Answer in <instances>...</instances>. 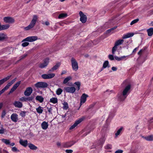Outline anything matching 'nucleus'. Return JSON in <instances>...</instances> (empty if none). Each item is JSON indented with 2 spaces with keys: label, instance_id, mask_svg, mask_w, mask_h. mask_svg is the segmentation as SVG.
Returning <instances> with one entry per match:
<instances>
[{
  "label": "nucleus",
  "instance_id": "obj_1",
  "mask_svg": "<svg viewBox=\"0 0 153 153\" xmlns=\"http://www.w3.org/2000/svg\"><path fill=\"white\" fill-rule=\"evenodd\" d=\"M131 88L130 84L127 85L123 90L122 93L118 94V97L119 99L121 101L124 100L129 94Z\"/></svg>",
  "mask_w": 153,
  "mask_h": 153
},
{
  "label": "nucleus",
  "instance_id": "obj_2",
  "mask_svg": "<svg viewBox=\"0 0 153 153\" xmlns=\"http://www.w3.org/2000/svg\"><path fill=\"white\" fill-rule=\"evenodd\" d=\"M37 19V16L36 15H33L30 24L27 26L25 27L24 29L26 30H28L33 28L36 23Z\"/></svg>",
  "mask_w": 153,
  "mask_h": 153
},
{
  "label": "nucleus",
  "instance_id": "obj_3",
  "mask_svg": "<svg viewBox=\"0 0 153 153\" xmlns=\"http://www.w3.org/2000/svg\"><path fill=\"white\" fill-rule=\"evenodd\" d=\"M16 78L11 80L10 82L8 83L7 85L0 91V95L3 93L6 90L8 89L9 87L16 81Z\"/></svg>",
  "mask_w": 153,
  "mask_h": 153
},
{
  "label": "nucleus",
  "instance_id": "obj_4",
  "mask_svg": "<svg viewBox=\"0 0 153 153\" xmlns=\"http://www.w3.org/2000/svg\"><path fill=\"white\" fill-rule=\"evenodd\" d=\"M71 65L73 70L76 71L78 69V63L76 60L74 58H72L71 60Z\"/></svg>",
  "mask_w": 153,
  "mask_h": 153
},
{
  "label": "nucleus",
  "instance_id": "obj_5",
  "mask_svg": "<svg viewBox=\"0 0 153 153\" xmlns=\"http://www.w3.org/2000/svg\"><path fill=\"white\" fill-rule=\"evenodd\" d=\"M84 119L85 117H82L76 120L74 123L70 126L69 128V129L71 130L74 128L78 124L82 122Z\"/></svg>",
  "mask_w": 153,
  "mask_h": 153
},
{
  "label": "nucleus",
  "instance_id": "obj_6",
  "mask_svg": "<svg viewBox=\"0 0 153 153\" xmlns=\"http://www.w3.org/2000/svg\"><path fill=\"white\" fill-rule=\"evenodd\" d=\"M35 86L37 88H45L48 86V84L45 82H39L36 83Z\"/></svg>",
  "mask_w": 153,
  "mask_h": 153
},
{
  "label": "nucleus",
  "instance_id": "obj_7",
  "mask_svg": "<svg viewBox=\"0 0 153 153\" xmlns=\"http://www.w3.org/2000/svg\"><path fill=\"white\" fill-rule=\"evenodd\" d=\"M55 76L54 73L45 74L42 75V77L44 79H51L53 78Z\"/></svg>",
  "mask_w": 153,
  "mask_h": 153
},
{
  "label": "nucleus",
  "instance_id": "obj_8",
  "mask_svg": "<svg viewBox=\"0 0 153 153\" xmlns=\"http://www.w3.org/2000/svg\"><path fill=\"white\" fill-rule=\"evenodd\" d=\"M79 14L80 17V21L82 23H85L87 21V17L86 16L84 15L82 11H80Z\"/></svg>",
  "mask_w": 153,
  "mask_h": 153
},
{
  "label": "nucleus",
  "instance_id": "obj_9",
  "mask_svg": "<svg viewBox=\"0 0 153 153\" xmlns=\"http://www.w3.org/2000/svg\"><path fill=\"white\" fill-rule=\"evenodd\" d=\"M38 37L36 36H29L24 39L22 41H28L32 42L37 40Z\"/></svg>",
  "mask_w": 153,
  "mask_h": 153
},
{
  "label": "nucleus",
  "instance_id": "obj_10",
  "mask_svg": "<svg viewBox=\"0 0 153 153\" xmlns=\"http://www.w3.org/2000/svg\"><path fill=\"white\" fill-rule=\"evenodd\" d=\"M49 62V59L48 58H46L44 61L43 63L40 64L39 65V67L41 68H43L47 66Z\"/></svg>",
  "mask_w": 153,
  "mask_h": 153
},
{
  "label": "nucleus",
  "instance_id": "obj_11",
  "mask_svg": "<svg viewBox=\"0 0 153 153\" xmlns=\"http://www.w3.org/2000/svg\"><path fill=\"white\" fill-rule=\"evenodd\" d=\"M33 92V89L30 87L27 88L24 92V94L25 96H30Z\"/></svg>",
  "mask_w": 153,
  "mask_h": 153
},
{
  "label": "nucleus",
  "instance_id": "obj_12",
  "mask_svg": "<svg viewBox=\"0 0 153 153\" xmlns=\"http://www.w3.org/2000/svg\"><path fill=\"white\" fill-rule=\"evenodd\" d=\"M64 90L67 92L73 93L75 91L76 88L74 87H66L64 88Z\"/></svg>",
  "mask_w": 153,
  "mask_h": 153
},
{
  "label": "nucleus",
  "instance_id": "obj_13",
  "mask_svg": "<svg viewBox=\"0 0 153 153\" xmlns=\"http://www.w3.org/2000/svg\"><path fill=\"white\" fill-rule=\"evenodd\" d=\"M4 22L6 23H12L14 22V20L11 17H5L4 19Z\"/></svg>",
  "mask_w": 153,
  "mask_h": 153
},
{
  "label": "nucleus",
  "instance_id": "obj_14",
  "mask_svg": "<svg viewBox=\"0 0 153 153\" xmlns=\"http://www.w3.org/2000/svg\"><path fill=\"white\" fill-rule=\"evenodd\" d=\"M21 83V81H19L16 83L14 85L13 87L11 88L9 94L13 92L19 86Z\"/></svg>",
  "mask_w": 153,
  "mask_h": 153
},
{
  "label": "nucleus",
  "instance_id": "obj_15",
  "mask_svg": "<svg viewBox=\"0 0 153 153\" xmlns=\"http://www.w3.org/2000/svg\"><path fill=\"white\" fill-rule=\"evenodd\" d=\"M18 116L16 114L14 113L11 114L10 118L13 121L16 122L18 120Z\"/></svg>",
  "mask_w": 153,
  "mask_h": 153
},
{
  "label": "nucleus",
  "instance_id": "obj_16",
  "mask_svg": "<svg viewBox=\"0 0 153 153\" xmlns=\"http://www.w3.org/2000/svg\"><path fill=\"white\" fill-rule=\"evenodd\" d=\"M88 97V96L85 94H83L82 96L81 97L80 99V104L82 105V104L85 103L87 97Z\"/></svg>",
  "mask_w": 153,
  "mask_h": 153
},
{
  "label": "nucleus",
  "instance_id": "obj_17",
  "mask_svg": "<svg viewBox=\"0 0 153 153\" xmlns=\"http://www.w3.org/2000/svg\"><path fill=\"white\" fill-rule=\"evenodd\" d=\"M60 65V63H57L55 65L52 67L51 69L49 70L48 72H53L54 71L56 70L59 68Z\"/></svg>",
  "mask_w": 153,
  "mask_h": 153
},
{
  "label": "nucleus",
  "instance_id": "obj_18",
  "mask_svg": "<svg viewBox=\"0 0 153 153\" xmlns=\"http://www.w3.org/2000/svg\"><path fill=\"white\" fill-rule=\"evenodd\" d=\"M19 142L21 145L25 147L27 146L28 144V141L27 140H23L22 139H20Z\"/></svg>",
  "mask_w": 153,
  "mask_h": 153
},
{
  "label": "nucleus",
  "instance_id": "obj_19",
  "mask_svg": "<svg viewBox=\"0 0 153 153\" xmlns=\"http://www.w3.org/2000/svg\"><path fill=\"white\" fill-rule=\"evenodd\" d=\"M11 76H8L0 80V85L3 84L4 82L9 80Z\"/></svg>",
  "mask_w": 153,
  "mask_h": 153
},
{
  "label": "nucleus",
  "instance_id": "obj_20",
  "mask_svg": "<svg viewBox=\"0 0 153 153\" xmlns=\"http://www.w3.org/2000/svg\"><path fill=\"white\" fill-rule=\"evenodd\" d=\"M134 35V34L133 33H128L123 35L122 37V38L124 39L129 38L133 36Z\"/></svg>",
  "mask_w": 153,
  "mask_h": 153
},
{
  "label": "nucleus",
  "instance_id": "obj_21",
  "mask_svg": "<svg viewBox=\"0 0 153 153\" xmlns=\"http://www.w3.org/2000/svg\"><path fill=\"white\" fill-rule=\"evenodd\" d=\"M41 126L42 129L46 130L48 128V122L44 121L42 123Z\"/></svg>",
  "mask_w": 153,
  "mask_h": 153
},
{
  "label": "nucleus",
  "instance_id": "obj_22",
  "mask_svg": "<svg viewBox=\"0 0 153 153\" xmlns=\"http://www.w3.org/2000/svg\"><path fill=\"white\" fill-rule=\"evenodd\" d=\"M15 107L21 108L22 107V104L19 101H15L13 103Z\"/></svg>",
  "mask_w": 153,
  "mask_h": 153
},
{
  "label": "nucleus",
  "instance_id": "obj_23",
  "mask_svg": "<svg viewBox=\"0 0 153 153\" xmlns=\"http://www.w3.org/2000/svg\"><path fill=\"white\" fill-rule=\"evenodd\" d=\"M7 38V35L4 33H0V41L3 40Z\"/></svg>",
  "mask_w": 153,
  "mask_h": 153
},
{
  "label": "nucleus",
  "instance_id": "obj_24",
  "mask_svg": "<svg viewBox=\"0 0 153 153\" xmlns=\"http://www.w3.org/2000/svg\"><path fill=\"white\" fill-rule=\"evenodd\" d=\"M36 100L40 103L43 102L44 100L43 97L41 96H37L36 97Z\"/></svg>",
  "mask_w": 153,
  "mask_h": 153
},
{
  "label": "nucleus",
  "instance_id": "obj_25",
  "mask_svg": "<svg viewBox=\"0 0 153 153\" xmlns=\"http://www.w3.org/2000/svg\"><path fill=\"white\" fill-rule=\"evenodd\" d=\"M148 35L149 36H152L153 34V28L151 27L147 30Z\"/></svg>",
  "mask_w": 153,
  "mask_h": 153
},
{
  "label": "nucleus",
  "instance_id": "obj_26",
  "mask_svg": "<svg viewBox=\"0 0 153 153\" xmlns=\"http://www.w3.org/2000/svg\"><path fill=\"white\" fill-rule=\"evenodd\" d=\"M28 147L30 149L33 150H36L37 149L36 146L32 143L28 144Z\"/></svg>",
  "mask_w": 153,
  "mask_h": 153
},
{
  "label": "nucleus",
  "instance_id": "obj_27",
  "mask_svg": "<svg viewBox=\"0 0 153 153\" xmlns=\"http://www.w3.org/2000/svg\"><path fill=\"white\" fill-rule=\"evenodd\" d=\"M75 143L72 142V143L70 142H68L65 143L64 145V146L65 147H71L72 146H73L74 144Z\"/></svg>",
  "mask_w": 153,
  "mask_h": 153
},
{
  "label": "nucleus",
  "instance_id": "obj_28",
  "mask_svg": "<svg viewBox=\"0 0 153 153\" xmlns=\"http://www.w3.org/2000/svg\"><path fill=\"white\" fill-rule=\"evenodd\" d=\"M36 111L39 114L42 113L43 111V108L40 106H39L38 108L36 109Z\"/></svg>",
  "mask_w": 153,
  "mask_h": 153
},
{
  "label": "nucleus",
  "instance_id": "obj_29",
  "mask_svg": "<svg viewBox=\"0 0 153 153\" xmlns=\"http://www.w3.org/2000/svg\"><path fill=\"white\" fill-rule=\"evenodd\" d=\"M50 102L53 104H56L58 102V100L57 98L52 97L50 99Z\"/></svg>",
  "mask_w": 153,
  "mask_h": 153
},
{
  "label": "nucleus",
  "instance_id": "obj_30",
  "mask_svg": "<svg viewBox=\"0 0 153 153\" xmlns=\"http://www.w3.org/2000/svg\"><path fill=\"white\" fill-rule=\"evenodd\" d=\"M124 40L123 39H119L115 42L114 44L118 46L122 44Z\"/></svg>",
  "mask_w": 153,
  "mask_h": 153
},
{
  "label": "nucleus",
  "instance_id": "obj_31",
  "mask_svg": "<svg viewBox=\"0 0 153 153\" xmlns=\"http://www.w3.org/2000/svg\"><path fill=\"white\" fill-rule=\"evenodd\" d=\"M123 128H120L117 131L115 134V137H117L119 135L120 133L122 132L123 130Z\"/></svg>",
  "mask_w": 153,
  "mask_h": 153
},
{
  "label": "nucleus",
  "instance_id": "obj_32",
  "mask_svg": "<svg viewBox=\"0 0 153 153\" xmlns=\"http://www.w3.org/2000/svg\"><path fill=\"white\" fill-rule=\"evenodd\" d=\"M144 139L147 141H153V135H151L144 137Z\"/></svg>",
  "mask_w": 153,
  "mask_h": 153
},
{
  "label": "nucleus",
  "instance_id": "obj_33",
  "mask_svg": "<svg viewBox=\"0 0 153 153\" xmlns=\"http://www.w3.org/2000/svg\"><path fill=\"white\" fill-rule=\"evenodd\" d=\"M127 56H123L121 57H119L117 56H115L114 57V58L117 61H120L122 60L123 59H124L125 58H126V57H127Z\"/></svg>",
  "mask_w": 153,
  "mask_h": 153
},
{
  "label": "nucleus",
  "instance_id": "obj_34",
  "mask_svg": "<svg viewBox=\"0 0 153 153\" xmlns=\"http://www.w3.org/2000/svg\"><path fill=\"white\" fill-rule=\"evenodd\" d=\"M1 140L2 142L4 143L6 145H9L10 143V141L9 140L5 139H2Z\"/></svg>",
  "mask_w": 153,
  "mask_h": 153
},
{
  "label": "nucleus",
  "instance_id": "obj_35",
  "mask_svg": "<svg viewBox=\"0 0 153 153\" xmlns=\"http://www.w3.org/2000/svg\"><path fill=\"white\" fill-rule=\"evenodd\" d=\"M67 16V14L66 13H61L59 15L58 18L59 19H63L66 17Z\"/></svg>",
  "mask_w": 153,
  "mask_h": 153
},
{
  "label": "nucleus",
  "instance_id": "obj_36",
  "mask_svg": "<svg viewBox=\"0 0 153 153\" xmlns=\"http://www.w3.org/2000/svg\"><path fill=\"white\" fill-rule=\"evenodd\" d=\"M72 79V77L71 76H68L64 80L63 83L66 84L69 81Z\"/></svg>",
  "mask_w": 153,
  "mask_h": 153
},
{
  "label": "nucleus",
  "instance_id": "obj_37",
  "mask_svg": "<svg viewBox=\"0 0 153 153\" xmlns=\"http://www.w3.org/2000/svg\"><path fill=\"white\" fill-rule=\"evenodd\" d=\"M109 64V62L108 61H105L104 63L103 64L102 68V70L103 69L106 68L107 67H108V65Z\"/></svg>",
  "mask_w": 153,
  "mask_h": 153
},
{
  "label": "nucleus",
  "instance_id": "obj_38",
  "mask_svg": "<svg viewBox=\"0 0 153 153\" xmlns=\"http://www.w3.org/2000/svg\"><path fill=\"white\" fill-rule=\"evenodd\" d=\"M10 27V25H9L7 24L6 25H1V30H4L8 29Z\"/></svg>",
  "mask_w": 153,
  "mask_h": 153
},
{
  "label": "nucleus",
  "instance_id": "obj_39",
  "mask_svg": "<svg viewBox=\"0 0 153 153\" xmlns=\"http://www.w3.org/2000/svg\"><path fill=\"white\" fill-rule=\"evenodd\" d=\"M63 108L64 109L67 110L68 108V103L67 102H65L63 103Z\"/></svg>",
  "mask_w": 153,
  "mask_h": 153
},
{
  "label": "nucleus",
  "instance_id": "obj_40",
  "mask_svg": "<svg viewBox=\"0 0 153 153\" xmlns=\"http://www.w3.org/2000/svg\"><path fill=\"white\" fill-rule=\"evenodd\" d=\"M74 84L77 86L76 87V89L78 91L80 88V83L79 82H75Z\"/></svg>",
  "mask_w": 153,
  "mask_h": 153
},
{
  "label": "nucleus",
  "instance_id": "obj_41",
  "mask_svg": "<svg viewBox=\"0 0 153 153\" xmlns=\"http://www.w3.org/2000/svg\"><path fill=\"white\" fill-rule=\"evenodd\" d=\"M62 92V90L60 88H58L56 91V94L57 95H60Z\"/></svg>",
  "mask_w": 153,
  "mask_h": 153
},
{
  "label": "nucleus",
  "instance_id": "obj_42",
  "mask_svg": "<svg viewBox=\"0 0 153 153\" xmlns=\"http://www.w3.org/2000/svg\"><path fill=\"white\" fill-rule=\"evenodd\" d=\"M117 48V46L114 44V46L113 47L112 49V53L114 54L115 53V52Z\"/></svg>",
  "mask_w": 153,
  "mask_h": 153
},
{
  "label": "nucleus",
  "instance_id": "obj_43",
  "mask_svg": "<svg viewBox=\"0 0 153 153\" xmlns=\"http://www.w3.org/2000/svg\"><path fill=\"white\" fill-rule=\"evenodd\" d=\"M112 145L110 144H108L105 146V149H112Z\"/></svg>",
  "mask_w": 153,
  "mask_h": 153
},
{
  "label": "nucleus",
  "instance_id": "obj_44",
  "mask_svg": "<svg viewBox=\"0 0 153 153\" xmlns=\"http://www.w3.org/2000/svg\"><path fill=\"white\" fill-rule=\"evenodd\" d=\"M6 131L5 129H4L2 126L1 128V129H0V134H2L4 133Z\"/></svg>",
  "mask_w": 153,
  "mask_h": 153
},
{
  "label": "nucleus",
  "instance_id": "obj_45",
  "mask_svg": "<svg viewBox=\"0 0 153 153\" xmlns=\"http://www.w3.org/2000/svg\"><path fill=\"white\" fill-rule=\"evenodd\" d=\"M139 21V19H134L132 21H131V22L130 23V25H132L136 23H137L138 21Z\"/></svg>",
  "mask_w": 153,
  "mask_h": 153
},
{
  "label": "nucleus",
  "instance_id": "obj_46",
  "mask_svg": "<svg viewBox=\"0 0 153 153\" xmlns=\"http://www.w3.org/2000/svg\"><path fill=\"white\" fill-rule=\"evenodd\" d=\"M12 150L14 152H19V150L15 147H12Z\"/></svg>",
  "mask_w": 153,
  "mask_h": 153
},
{
  "label": "nucleus",
  "instance_id": "obj_47",
  "mask_svg": "<svg viewBox=\"0 0 153 153\" xmlns=\"http://www.w3.org/2000/svg\"><path fill=\"white\" fill-rule=\"evenodd\" d=\"M33 99V97H29L26 98L27 101H31Z\"/></svg>",
  "mask_w": 153,
  "mask_h": 153
},
{
  "label": "nucleus",
  "instance_id": "obj_48",
  "mask_svg": "<svg viewBox=\"0 0 153 153\" xmlns=\"http://www.w3.org/2000/svg\"><path fill=\"white\" fill-rule=\"evenodd\" d=\"M29 43L28 42H25L24 43H23L22 44V46L24 47H26L28 45Z\"/></svg>",
  "mask_w": 153,
  "mask_h": 153
},
{
  "label": "nucleus",
  "instance_id": "obj_49",
  "mask_svg": "<svg viewBox=\"0 0 153 153\" xmlns=\"http://www.w3.org/2000/svg\"><path fill=\"white\" fill-rule=\"evenodd\" d=\"M47 109H48V112L51 114H52V109L51 107H47Z\"/></svg>",
  "mask_w": 153,
  "mask_h": 153
},
{
  "label": "nucleus",
  "instance_id": "obj_50",
  "mask_svg": "<svg viewBox=\"0 0 153 153\" xmlns=\"http://www.w3.org/2000/svg\"><path fill=\"white\" fill-rule=\"evenodd\" d=\"M19 100L21 101L26 102L27 101L26 97H22L20 98Z\"/></svg>",
  "mask_w": 153,
  "mask_h": 153
},
{
  "label": "nucleus",
  "instance_id": "obj_51",
  "mask_svg": "<svg viewBox=\"0 0 153 153\" xmlns=\"http://www.w3.org/2000/svg\"><path fill=\"white\" fill-rule=\"evenodd\" d=\"M105 140V139L104 138H101L100 140V144H103L104 143Z\"/></svg>",
  "mask_w": 153,
  "mask_h": 153
},
{
  "label": "nucleus",
  "instance_id": "obj_52",
  "mask_svg": "<svg viewBox=\"0 0 153 153\" xmlns=\"http://www.w3.org/2000/svg\"><path fill=\"white\" fill-rule=\"evenodd\" d=\"M25 112L24 111H22L20 113V115L22 117H24L25 116Z\"/></svg>",
  "mask_w": 153,
  "mask_h": 153
},
{
  "label": "nucleus",
  "instance_id": "obj_53",
  "mask_svg": "<svg viewBox=\"0 0 153 153\" xmlns=\"http://www.w3.org/2000/svg\"><path fill=\"white\" fill-rule=\"evenodd\" d=\"M108 58L111 60H113L114 59V57L113 55H109L108 56Z\"/></svg>",
  "mask_w": 153,
  "mask_h": 153
},
{
  "label": "nucleus",
  "instance_id": "obj_54",
  "mask_svg": "<svg viewBox=\"0 0 153 153\" xmlns=\"http://www.w3.org/2000/svg\"><path fill=\"white\" fill-rule=\"evenodd\" d=\"M6 114V113L5 111V110H3L2 113L1 117L2 118L4 117L5 116Z\"/></svg>",
  "mask_w": 153,
  "mask_h": 153
},
{
  "label": "nucleus",
  "instance_id": "obj_55",
  "mask_svg": "<svg viewBox=\"0 0 153 153\" xmlns=\"http://www.w3.org/2000/svg\"><path fill=\"white\" fill-rule=\"evenodd\" d=\"M73 152V151L71 149H67L65 150V152L66 153H72Z\"/></svg>",
  "mask_w": 153,
  "mask_h": 153
},
{
  "label": "nucleus",
  "instance_id": "obj_56",
  "mask_svg": "<svg viewBox=\"0 0 153 153\" xmlns=\"http://www.w3.org/2000/svg\"><path fill=\"white\" fill-rule=\"evenodd\" d=\"M27 56V54H25L23 55H22L20 57V60L22 59L25 58Z\"/></svg>",
  "mask_w": 153,
  "mask_h": 153
},
{
  "label": "nucleus",
  "instance_id": "obj_57",
  "mask_svg": "<svg viewBox=\"0 0 153 153\" xmlns=\"http://www.w3.org/2000/svg\"><path fill=\"white\" fill-rule=\"evenodd\" d=\"M123 152V151L122 150H118L116 151L115 153H122Z\"/></svg>",
  "mask_w": 153,
  "mask_h": 153
},
{
  "label": "nucleus",
  "instance_id": "obj_58",
  "mask_svg": "<svg viewBox=\"0 0 153 153\" xmlns=\"http://www.w3.org/2000/svg\"><path fill=\"white\" fill-rule=\"evenodd\" d=\"M117 68L114 67H113L111 68V69L113 71H116L117 70Z\"/></svg>",
  "mask_w": 153,
  "mask_h": 153
},
{
  "label": "nucleus",
  "instance_id": "obj_59",
  "mask_svg": "<svg viewBox=\"0 0 153 153\" xmlns=\"http://www.w3.org/2000/svg\"><path fill=\"white\" fill-rule=\"evenodd\" d=\"M95 103H93V104H91V105L89 106V109L90 108H92L93 107H94V105H95Z\"/></svg>",
  "mask_w": 153,
  "mask_h": 153
},
{
  "label": "nucleus",
  "instance_id": "obj_60",
  "mask_svg": "<svg viewBox=\"0 0 153 153\" xmlns=\"http://www.w3.org/2000/svg\"><path fill=\"white\" fill-rule=\"evenodd\" d=\"M149 123H153V118H150L149 121Z\"/></svg>",
  "mask_w": 153,
  "mask_h": 153
},
{
  "label": "nucleus",
  "instance_id": "obj_61",
  "mask_svg": "<svg viewBox=\"0 0 153 153\" xmlns=\"http://www.w3.org/2000/svg\"><path fill=\"white\" fill-rule=\"evenodd\" d=\"M138 48H139V47H137L135 48H134L133 51L132 53H134V52H136L137 50L138 49Z\"/></svg>",
  "mask_w": 153,
  "mask_h": 153
},
{
  "label": "nucleus",
  "instance_id": "obj_62",
  "mask_svg": "<svg viewBox=\"0 0 153 153\" xmlns=\"http://www.w3.org/2000/svg\"><path fill=\"white\" fill-rule=\"evenodd\" d=\"M117 26H115L114 27H113V28H111L110 29V30L112 31V30H114V29H116L117 28Z\"/></svg>",
  "mask_w": 153,
  "mask_h": 153
},
{
  "label": "nucleus",
  "instance_id": "obj_63",
  "mask_svg": "<svg viewBox=\"0 0 153 153\" xmlns=\"http://www.w3.org/2000/svg\"><path fill=\"white\" fill-rule=\"evenodd\" d=\"M143 50L141 49V50H140L138 53V54L139 55H141L142 52H143Z\"/></svg>",
  "mask_w": 153,
  "mask_h": 153
},
{
  "label": "nucleus",
  "instance_id": "obj_64",
  "mask_svg": "<svg viewBox=\"0 0 153 153\" xmlns=\"http://www.w3.org/2000/svg\"><path fill=\"white\" fill-rule=\"evenodd\" d=\"M66 73V71H65V70H64V71H63L62 72V73H61V75H63V74H65Z\"/></svg>",
  "mask_w": 153,
  "mask_h": 153
}]
</instances>
